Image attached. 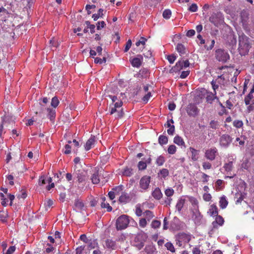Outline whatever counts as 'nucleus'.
I'll use <instances>...</instances> for the list:
<instances>
[{
    "instance_id": "f257e3e1",
    "label": "nucleus",
    "mask_w": 254,
    "mask_h": 254,
    "mask_svg": "<svg viewBox=\"0 0 254 254\" xmlns=\"http://www.w3.org/2000/svg\"><path fill=\"white\" fill-rule=\"evenodd\" d=\"M251 48L249 38L244 34L239 36L238 50L240 55H246L248 53Z\"/></svg>"
},
{
    "instance_id": "f03ea898",
    "label": "nucleus",
    "mask_w": 254,
    "mask_h": 254,
    "mask_svg": "<svg viewBox=\"0 0 254 254\" xmlns=\"http://www.w3.org/2000/svg\"><path fill=\"white\" fill-rule=\"evenodd\" d=\"M108 177L107 173L104 172L102 169H98L92 175L91 180L93 184H98L100 182L104 184L108 182Z\"/></svg>"
},
{
    "instance_id": "7ed1b4c3",
    "label": "nucleus",
    "mask_w": 254,
    "mask_h": 254,
    "mask_svg": "<svg viewBox=\"0 0 254 254\" xmlns=\"http://www.w3.org/2000/svg\"><path fill=\"white\" fill-rule=\"evenodd\" d=\"M123 102L118 101L115 104H111L109 106L110 114L114 115L116 119L121 118L124 114L123 109L122 108Z\"/></svg>"
},
{
    "instance_id": "20e7f679",
    "label": "nucleus",
    "mask_w": 254,
    "mask_h": 254,
    "mask_svg": "<svg viewBox=\"0 0 254 254\" xmlns=\"http://www.w3.org/2000/svg\"><path fill=\"white\" fill-rule=\"evenodd\" d=\"M129 223V216L127 215H122L116 220V228L117 230H122L126 229Z\"/></svg>"
},
{
    "instance_id": "39448f33",
    "label": "nucleus",
    "mask_w": 254,
    "mask_h": 254,
    "mask_svg": "<svg viewBox=\"0 0 254 254\" xmlns=\"http://www.w3.org/2000/svg\"><path fill=\"white\" fill-rule=\"evenodd\" d=\"M215 57L216 59L222 63H226L230 59L229 54L224 50L217 49L215 51Z\"/></svg>"
},
{
    "instance_id": "423d86ee",
    "label": "nucleus",
    "mask_w": 254,
    "mask_h": 254,
    "mask_svg": "<svg viewBox=\"0 0 254 254\" xmlns=\"http://www.w3.org/2000/svg\"><path fill=\"white\" fill-rule=\"evenodd\" d=\"M73 174L77 178L78 183L84 186L86 179V172L82 169H77L75 165Z\"/></svg>"
},
{
    "instance_id": "0eeeda50",
    "label": "nucleus",
    "mask_w": 254,
    "mask_h": 254,
    "mask_svg": "<svg viewBox=\"0 0 254 254\" xmlns=\"http://www.w3.org/2000/svg\"><path fill=\"white\" fill-rule=\"evenodd\" d=\"M47 108L45 105H42L40 103H35L32 107V110L36 114L38 115L41 118H45V114Z\"/></svg>"
},
{
    "instance_id": "6e6552de",
    "label": "nucleus",
    "mask_w": 254,
    "mask_h": 254,
    "mask_svg": "<svg viewBox=\"0 0 254 254\" xmlns=\"http://www.w3.org/2000/svg\"><path fill=\"white\" fill-rule=\"evenodd\" d=\"M151 177L145 175L143 176L139 181V188L141 189V191L146 190L150 186Z\"/></svg>"
},
{
    "instance_id": "1a4fd4ad",
    "label": "nucleus",
    "mask_w": 254,
    "mask_h": 254,
    "mask_svg": "<svg viewBox=\"0 0 254 254\" xmlns=\"http://www.w3.org/2000/svg\"><path fill=\"white\" fill-rule=\"evenodd\" d=\"M217 153V149L216 147H213L206 150L204 156L207 159L213 161L216 158Z\"/></svg>"
},
{
    "instance_id": "9d476101",
    "label": "nucleus",
    "mask_w": 254,
    "mask_h": 254,
    "mask_svg": "<svg viewBox=\"0 0 254 254\" xmlns=\"http://www.w3.org/2000/svg\"><path fill=\"white\" fill-rule=\"evenodd\" d=\"M219 142L221 146L227 147L232 142V138L228 134H223L220 137Z\"/></svg>"
},
{
    "instance_id": "9b49d317",
    "label": "nucleus",
    "mask_w": 254,
    "mask_h": 254,
    "mask_svg": "<svg viewBox=\"0 0 254 254\" xmlns=\"http://www.w3.org/2000/svg\"><path fill=\"white\" fill-rule=\"evenodd\" d=\"M186 110L189 116L193 117L196 116L199 112L198 109L194 104H189L187 107Z\"/></svg>"
},
{
    "instance_id": "f8f14e48",
    "label": "nucleus",
    "mask_w": 254,
    "mask_h": 254,
    "mask_svg": "<svg viewBox=\"0 0 254 254\" xmlns=\"http://www.w3.org/2000/svg\"><path fill=\"white\" fill-rule=\"evenodd\" d=\"M14 36L15 33L13 32V29H10V31L5 32L3 35L4 41L6 43L8 44L13 43Z\"/></svg>"
},
{
    "instance_id": "ddd939ff",
    "label": "nucleus",
    "mask_w": 254,
    "mask_h": 254,
    "mask_svg": "<svg viewBox=\"0 0 254 254\" xmlns=\"http://www.w3.org/2000/svg\"><path fill=\"white\" fill-rule=\"evenodd\" d=\"M192 219L196 224H199L202 218V216L197 208H194L192 211Z\"/></svg>"
},
{
    "instance_id": "4468645a",
    "label": "nucleus",
    "mask_w": 254,
    "mask_h": 254,
    "mask_svg": "<svg viewBox=\"0 0 254 254\" xmlns=\"http://www.w3.org/2000/svg\"><path fill=\"white\" fill-rule=\"evenodd\" d=\"M142 61V56L141 55H138L136 57L133 58L131 60L130 62L133 67H139L141 65Z\"/></svg>"
},
{
    "instance_id": "2eb2a0df",
    "label": "nucleus",
    "mask_w": 254,
    "mask_h": 254,
    "mask_svg": "<svg viewBox=\"0 0 254 254\" xmlns=\"http://www.w3.org/2000/svg\"><path fill=\"white\" fill-rule=\"evenodd\" d=\"M224 222L223 218L220 215H216L215 221H214L212 224L213 228L217 229L218 226H221L223 225Z\"/></svg>"
},
{
    "instance_id": "dca6fc26",
    "label": "nucleus",
    "mask_w": 254,
    "mask_h": 254,
    "mask_svg": "<svg viewBox=\"0 0 254 254\" xmlns=\"http://www.w3.org/2000/svg\"><path fill=\"white\" fill-rule=\"evenodd\" d=\"M178 239L179 242H183L184 243H189L190 240V237L189 235L186 233H180L178 236Z\"/></svg>"
},
{
    "instance_id": "f3484780",
    "label": "nucleus",
    "mask_w": 254,
    "mask_h": 254,
    "mask_svg": "<svg viewBox=\"0 0 254 254\" xmlns=\"http://www.w3.org/2000/svg\"><path fill=\"white\" fill-rule=\"evenodd\" d=\"M105 247L107 249L115 250L117 245L115 241L111 239H107L105 241Z\"/></svg>"
},
{
    "instance_id": "a211bd4d",
    "label": "nucleus",
    "mask_w": 254,
    "mask_h": 254,
    "mask_svg": "<svg viewBox=\"0 0 254 254\" xmlns=\"http://www.w3.org/2000/svg\"><path fill=\"white\" fill-rule=\"evenodd\" d=\"M95 136H91L87 141L86 144L84 146L85 149L86 151L89 150L95 143Z\"/></svg>"
},
{
    "instance_id": "6ab92c4d",
    "label": "nucleus",
    "mask_w": 254,
    "mask_h": 254,
    "mask_svg": "<svg viewBox=\"0 0 254 254\" xmlns=\"http://www.w3.org/2000/svg\"><path fill=\"white\" fill-rule=\"evenodd\" d=\"M130 200V198L129 194L125 191L122 192L119 199V201L121 203H127Z\"/></svg>"
},
{
    "instance_id": "aec40b11",
    "label": "nucleus",
    "mask_w": 254,
    "mask_h": 254,
    "mask_svg": "<svg viewBox=\"0 0 254 254\" xmlns=\"http://www.w3.org/2000/svg\"><path fill=\"white\" fill-rule=\"evenodd\" d=\"M152 195L155 199L159 200L162 197L163 194L159 188H156L152 191Z\"/></svg>"
},
{
    "instance_id": "412c9836",
    "label": "nucleus",
    "mask_w": 254,
    "mask_h": 254,
    "mask_svg": "<svg viewBox=\"0 0 254 254\" xmlns=\"http://www.w3.org/2000/svg\"><path fill=\"white\" fill-rule=\"evenodd\" d=\"M46 113H47V117L51 121L55 119L56 116V111L55 109H51L50 108H47L46 111Z\"/></svg>"
},
{
    "instance_id": "4be33fe9",
    "label": "nucleus",
    "mask_w": 254,
    "mask_h": 254,
    "mask_svg": "<svg viewBox=\"0 0 254 254\" xmlns=\"http://www.w3.org/2000/svg\"><path fill=\"white\" fill-rule=\"evenodd\" d=\"M102 200L101 203V207L102 208H106L107 211L108 212H111L112 210V207L110 205L109 203L108 202H106V198L105 197H102L101 198Z\"/></svg>"
},
{
    "instance_id": "5701e85b",
    "label": "nucleus",
    "mask_w": 254,
    "mask_h": 254,
    "mask_svg": "<svg viewBox=\"0 0 254 254\" xmlns=\"http://www.w3.org/2000/svg\"><path fill=\"white\" fill-rule=\"evenodd\" d=\"M208 213L211 216L217 215L218 212L217 206L214 204H212L210 207Z\"/></svg>"
},
{
    "instance_id": "b1692460",
    "label": "nucleus",
    "mask_w": 254,
    "mask_h": 254,
    "mask_svg": "<svg viewBox=\"0 0 254 254\" xmlns=\"http://www.w3.org/2000/svg\"><path fill=\"white\" fill-rule=\"evenodd\" d=\"M216 92L215 91L214 93L212 92L208 93L207 96L206 97V102L209 103H212V102L215 99L217 98L216 96Z\"/></svg>"
},
{
    "instance_id": "393cba45",
    "label": "nucleus",
    "mask_w": 254,
    "mask_h": 254,
    "mask_svg": "<svg viewBox=\"0 0 254 254\" xmlns=\"http://www.w3.org/2000/svg\"><path fill=\"white\" fill-rule=\"evenodd\" d=\"M174 142L178 145L185 147V143L183 139L179 135H177L174 137Z\"/></svg>"
},
{
    "instance_id": "a878e982",
    "label": "nucleus",
    "mask_w": 254,
    "mask_h": 254,
    "mask_svg": "<svg viewBox=\"0 0 254 254\" xmlns=\"http://www.w3.org/2000/svg\"><path fill=\"white\" fill-rule=\"evenodd\" d=\"M190 150L191 153V159L194 161H197L198 160V150L194 149L192 147H190Z\"/></svg>"
},
{
    "instance_id": "bb28decb",
    "label": "nucleus",
    "mask_w": 254,
    "mask_h": 254,
    "mask_svg": "<svg viewBox=\"0 0 254 254\" xmlns=\"http://www.w3.org/2000/svg\"><path fill=\"white\" fill-rule=\"evenodd\" d=\"M186 200L184 198H180L176 205V208L178 210V211L180 212L182 208L183 207L185 203Z\"/></svg>"
},
{
    "instance_id": "cd10ccee",
    "label": "nucleus",
    "mask_w": 254,
    "mask_h": 254,
    "mask_svg": "<svg viewBox=\"0 0 254 254\" xmlns=\"http://www.w3.org/2000/svg\"><path fill=\"white\" fill-rule=\"evenodd\" d=\"M183 62L181 61H179L176 63L175 65L172 68L171 70L175 72H177L183 69Z\"/></svg>"
},
{
    "instance_id": "c85d7f7f",
    "label": "nucleus",
    "mask_w": 254,
    "mask_h": 254,
    "mask_svg": "<svg viewBox=\"0 0 254 254\" xmlns=\"http://www.w3.org/2000/svg\"><path fill=\"white\" fill-rule=\"evenodd\" d=\"M176 50L180 54V56H182L186 54V48L182 44L179 43L177 45Z\"/></svg>"
},
{
    "instance_id": "c756f323",
    "label": "nucleus",
    "mask_w": 254,
    "mask_h": 254,
    "mask_svg": "<svg viewBox=\"0 0 254 254\" xmlns=\"http://www.w3.org/2000/svg\"><path fill=\"white\" fill-rule=\"evenodd\" d=\"M228 202L226 199L225 196H223L220 197L219 200V206L221 209L225 208L228 205Z\"/></svg>"
},
{
    "instance_id": "7c9ffc66",
    "label": "nucleus",
    "mask_w": 254,
    "mask_h": 254,
    "mask_svg": "<svg viewBox=\"0 0 254 254\" xmlns=\"http://www.w3.org/2000/svg\"><path fill=\"white\" fill-rule=\"evenodd\" d=\"M143 215L144 218H146V220L148 221H150L153 217H155L153 212L150 210H146L143 212Z\"/></svg>"
},
{
    "instance_id": "2f4dec72",
    "label": "nucleus",
    "mask_w": 254,
    "mask_h": 254,
    "mask_svg": "<svg viewBox=\"0 0 254 254\" xmlns=\"http://www.w3.org/2000/svg\"><path fill=\"white\" fill-rule=\"evenodd\" d=\"M124 189V186L121 185L117 186L114 187L112 189V190L114 192L116 195H120L121 193H122V192H123V190Z\"/></svg>"
},
{
    "instance_id": "473e14b6",
    "label": "nucleus",
    "mask_w": 254,
    "mask_h": 254,
    "mask_svg": "<svg viewBox=\"0 0 254 254\" xmlns=\"http://www.w3.org/2000/svg\"><path fill=\"white\" fill-rule=\"evenodd\" d=\"M132 174L133 170L132 168L127 167L124 169L123 172V175L127 177H130Z\"/></svg>"
},
{
    "instance_id": "72a5a7b5",
    "label": "nucleus",
    "mask_w": 254,
    "mask_h": 254,
    "mask_svg": "<svg viewBox=\"0 0 254 254\" xmlns=\"http://www.w3.org/2000/svg\"><path fill=\"white\" fill-rule=\"evenodd\" d=\"M74 206L76 209L78 210H82L84 207V205L82 201L78 199H76L74 202Z\"/></svg>"
},
{
    "instance_id": "f704fd0d",
    "label": "nucleus",
    "mask_w": 254,
    "mask_h": 254,
    "mask_svg": "<svg viewBox=\"0 0 254 254\" xmlns=\"http://www.w3.org/2000/svg\"><path fill=\"white\" fill-rule=\"evenodd\" d=\"M165 162V158L162 155L158 157L156 160L155 163L158 166H162Z\"/></svg>"
},
{
    "instance_id": "c9c22d12",
    "label": "nucleus",
    "mask_w": 254,
    "mask_h": 254,
    "mask_svg": "<svg viewBox=\"0 0 254 254\" xmlns=\"http://www.w3.org/2000/svg\"><path fill=\"white\" fill-rule=\"evenodd\" d=\"M254 92H251L250 91V93L247 95L244 99L245 103L246 105H248L250 104L251 100L253 99L254 96L253 93Z\"/></svg>"
},
{
    "instance_id": "e433bc0d",
    "label": "nucleus",
    "mask_w": 254,
    "mask_h": 254,
    "mask_svg": "<svg viewBox=\"0 0 254 254\" xmlns=\"http://www.w3.org/2000/svg\"><path fill=\"white\" fill-rule=\"evenodd\" d=\"M146 41H147L146 38H145L143 37H141L140 38V39L136 42L135 45L137 47H139L140 45H142L143 48H144Z\"/></svg>"
},
{
    "instance_id": "4c0bfd02",
    "label": "nucleus",
    "mask_w": 254,
    "mask_h": 254,
    "mask_svg": "<svg viewBox=\"0 0 254 254\" xmlns=\"http://www.w3.org/2000/svg\"><path fill=\"white\" fill-rule=\"evenodd\" d=\"M168 141V137L165 135H160L158 138V142L160 145H164L167 143Z\"/></svg>"
},
{
    "instance_id": "58836bf2",
    "label": "nucleus",
    "mask_w": 254,
    "mask_h": 254,
    "mask_svg": "<svg viewBox=\"0 0 254 254\" xmlns=\"http://www.w3.org/2000/svg\"><path fill=\"white\" fill-rule=\"evenodd\" d=\"M87 243L88 244V248L89 250L94 249L98 245V243L94 240H90Z\"/></svg>"
},
{
    "instance_id": "ea45409f",
    "label": "nucleus",
    "mask_w": 254,
    "mask_h": 254,
    "mask_svg": "<svg viewBox=\"0 0 254 254\" xmlns=\"http://www.w3.org/2000/svg\"><path fill=\"white\" fill-rule=\"evenodd\" d=\"M223 167L226 172H229L231 171L233 168V162L229 161L228 163L225 164Z\"/></svg>"
},
{
    "instance_id": "a19ab883",
    "label": "nucleus",
    "mask_w": 254,
    "mask_h": 254,
    "mask_svg": "<svg viewBox=\"0 0 254 254\" xmlns=\"http://www.w3.org/2000/svg\"><path fill=\"white\" fill-rule=\"evenodd\" d=\"M103 11L104 10L102 8H100L98 10V13L93 14L92 18H93L94 20H97L99 17H102L103 15Z\"/></svg>"
},
{
    "instance_id": "79ce46f5",
    "label": "nucleus",
    "mask_w": 254,
    "mask_h": 254,
    "mask_svg": "<svg viewBox=\"0 0 254 254\" xmlns=\"http://www.w3.org/2000/svg\"><path fill=\"white\" fill-rule=\"evenodd\" d=\"M209 21L215 26H218L219 23L218 17L215 14L212 15L209 17Z\"/></svg>"
},
{
    "instance_id": "37998d69",
    "label": "nucleus",
    "mask_w": 254,
    "mask_h": 254,
    "mask_svg": "<svg viewBox=\"0 0 254 254\" xmlns=\"http://www.w3.org/2000/svg\"><path fill=\"white\" fill-rule=\"evenodd\" d=\"M164 192L168 198H171L170 197L174 194V190L172 188H169L165 190Z\"/></svg>"
},
{
    "instance_id": "c03bdc74",
    "label": "nucleus",
    "mask_w": 254,
    "mask_h": 254,
    "mask_svg": "<svg viewBox=\"0 0 254 254\" xmlns=\"http://www.w3.org/2000/svg\"><path fill=\"white\" fill-rule=\"evenodd\" d=\"M165 247L166 249L170 251L172 253H175V249L173 245V244L171 242H167L165 245Z\"/></svg>"
},
{
    "instance_id": "a18cd8bd",
    "label": "nucleus",
    "mask_w": 254,
    "mask_h": 254,
    "mask_svg": "<svg viewBox=\"0 0 254 254\" xmlns=\"http://www.w3.org/2000/svg\"><path fill=\"white\" fill-rule=\"evenodd\" d=\"M59 100L57 96L54 97L52 99L51 101V106L54 107V108H56L59 104Z\"/></svg>"
},
{
    "instance_id": "49530a36",
    "label": "nucleus",
    "mask_w": 254,
    "mask_h": 254,
    "mask_svg": "<svg viewBox=\"0 0 254 254\" xmlns=\"http://www.w3.org/2000/svg\"><path fill=\"white\" fill-rule=\"evenodd\" d=\"M171 11L169 9H166L163 12V17L166 19H168L171 17Z\"/></svg>"
},
{
    "instance_id": "de8ad7c7",
    "label": "nucleus",
    "mask_w": 254,
    "mask_h": 254,
    "mask_svg": "<svg viewBox=\"0 0 254 254\" xmlns=\"http://www.w3.org/2000/svg\"><path fill=\"white\" fill-rule=\"evenodd\" d=\"M158 175H160L162 177L165 178L169 175V171L167 169L163 168L160 171Z\"/></svg>"
},
{
    "instance_id": "09e8293b",
    "label": "nucleus",
    "mask_w": 254,
    "mask_h": 254,
    "mask_svg": "<svg viewBox=\"0 0 254 254\" xmlns=\"http://www.w3.org/2000/svg\"><path fill=\"white\" fill-rule=\"evenodd\" d=\"M177 151V148L174 145H169L168 148V152L170 154H174Z\"/></svg>"
},
{
    "instance_id": "8fccbe9b",
    "label": "nucleus",
    "mask_w": 254,
    "mask_h": 254,
    "mask_svg": "<svg viewBox=\"0 0 254 254\" xmlns=\"http://www.w3.org/2000/svg\"><path fill=\"white\" fill-rule=\"evenodd\" d=\"M209 126L210 128L216 129L218 128L219 125L218 121L212 120L210 122Z\"/></svg>"
},
{
    "instance_id": "3c124183",
    "label": "nucleus",
    "mask_w": 254,
    "mask_h": 254,
    "mask_svg": "<svg viewBox=\"0 0 254 254\" xmlns=\"http://www.w3.org/2000/svg\"><path fill=\"white\" fill-rule=\"evenodd\" d=\"M138 168L139 170H144L147 167V163L144 161H139L138 163Z\"/></svg>"
},
{
    "instance_id": "603ef678",
    "label": "nucleus",
    "mask_w": 254,
    "mask_h": 254,
    "mask_svg": "<svg viewBox=\"0 0 254 254\" xmlns=\"http://www.w3.org/2000/svg\"><path fill=\"white\" fill-rule=\"evenodd\" d=\"M161 225V222L160 221L154 220L152 221L151 226L154 229H157L160 227Z\"/></svg>"
},
{
    "instance_id": "864d4df0",
    "label": "nucleus",
    "mask_w": 254,
    "mask_h": 254,
    "mask_svg": "<svg viewBox=\"0 0 254 254\" xmlns=\"http://www.w3.org/2000/svg\"><path fill=\"white\" fill-rule=\"evenodd\" d=\"M233 126L236 128H241L243 126V123L241 120H235L233 122Z\"/></svg>"
},
{
    "instance_id": "5fc2aeb1",
    "label": "nucleus",
    "mask_w": 254,
    "mask_h": 254,
    "mask_svg": "<svg viewBox=\"0 0 254 254\" xmlns=\"http://www.w3.org/2000/svg\"><path fill=\"white\" fill-rule=\"evenodd\" d=\"M147 220H146V218H142L140 219V220L139 221V225L141 228L145 227L147 225Z\"/></svg>"
},
{
    "instance_id": "6e6d98bb",
    "label": "nucleus",
    "mask_w": 254,
    "mask_h": 254,
    "mask_svg": "<svg viewBox=\"0 0 254 254\" xmlns=\"http://www.w3.org/2000/svg\"><path fill=\"white\" fill-rule=\"evenodd\" d=\"M0 196L1 197V199L2 200V201L1 202V205L3 206H5L7 205V202L8 201L7 198L5 197L3 193H0Z\"/></svg>"
},
{
    "instance_id": "4d7b16f0",
    "label": "nucleus",
    "mask_w": 254,
    "mask_h": 254,
    "mask_svg": "<svg viewBox=\"0 0 254 254\" xmlns=\"http://www.w3.org/2000/svg\"><path fill=\"white\" fill-rule=\"evenodd\" d=\"M198 7L196 3H192L188 8V10L192 12H194L197 11Z\"/></svg>"
},
{
    "instance_id": "13d9d810",
    "label": "nucleus",
    "mask_w": 254,
    "mask_h": 254,
    "mask_svg": "<svg viewBox=\"0 0 254 254\" xmlns=\"http://www.w3.org/2000/svg\"><path fill=\"white\" fill-rule=\"evenodd\" d=\"M63 152L65 154H68L71 152V146L69 144H66L63 149Z\"/></svg>"
},
{
    "instance_id": "bf43d9fd",
    "label": "nucleus",
    "mask_w": 254,
    "mask_h": 254,
    "mask_svg": "<svg viewBox=\"0 0 254 254\" xmlns=\"http://www.w3.org/2000/svg\"><path fill=\"white\" fill-rule=\"evenodd\" d=\"M190 202H191V204L194 206V207H198V201L197 200V199L194 198V197H190V199H189Z\"/></svg>"
},
{
    "instance_id": "052dcab7",
    "label": "nucleus",
    "mask_w": 254,
    "mask_h": 254,
    "mask_svg": "<svg viewBox=\"0 0 254 254\" xmlns=\"http://www.w3.org/2000/svg\"><path fill=\"white\" fill-rule=\"evenodd\" d=\"M167 60L170 64H173L176 59V56L174 55H171L167 56Z\"/></svg>"
},
{
    "instance_id": "680f3d73",
    "label": "nucleus",
    "mask_w": 254,
    "mask_h": 254,
    "mask_svg": "<svg viewBox=\"0 0 254 254\" xmlns=\"http://www.w3.org/2000/svg\"><path fill=\"white\" fill-rule=\"evenodd\" d=\"M215 43V42L214 40H211L210 45L208 46L207 45H205V49L207 51L212 49V48L214 46Z\"/></svg>"
},
{
    "instance_id": "e2e57ef3",
    "label": "nucleus",
    "mask_w": 254,
    "mask_h": 254,
    "mask_svg": "<svg viewBox=\"0 0 254 254\" xmlns=\"http://www.w3.org/2000/svg\"><path fill=\"white\" fill-rule=\"evenodd\" d=\"M202 167L203 169H210L212 167L211 164L208 162H204L202 164Z\"/></svg>"
},
{
    "instance_id": "0e129e2a",
    "label": "nucleus",
    "mask_w": 254,
    "mask_h": 254,
    "mask_svg": "<svg viewBox=\"0 0 254 254\" xmlns=\"http://www.w3.org/2000/svg\"><path fill=\"white\" fill-rule=\"evenodd\" d=\"M150 97L151 92H149L143 96V97L142 98V101L144 103H147Z\"/></svg>"
},
{
    "instance_id": "69168bd1",
    "label": "nucleus",
    "mask_w": 254,
    "mask_h": 254,
    "mask_svg": "<svg viewBox=\"0 0 254 254\" xmlns=\"http://www.w3.org/2000/svg\"><path fill=\"white\" fill-rule=\"evenodd\" d=\"M16 250V248L14 246H10L5 253L3 254H12Z\"/></svg>"
},
{
    "instance_id": "338daca9",
    "label": "nucleus",
    "mask_w": 254,
    "mask_h": 254,
    "mask_svg": "<svg viewBox=\"0 0 254 254\" xmlns=\"http://www.w3.org/2000/svg\"><path fill=\"white\" fill-rule=\"evenodd\" d=\"M211 198L212 196L210 193H205L203 195V198L206 201H209Z\"/></svg>"
},
{
    "instance_id": "774afa93",
    "label": "nucleus",
    "mask_w": 254,
    "mask_h": 254,
    "mask_svg": "<svg viewBox=\"0 0 254 254\" xmlns=\"http://www.w3.org/2000/svg\"><path fill=\"white\" fill-rule=\"evenodd\" d=\"M85 248V246H81L78 247L76 249L75 254H82V252Z\"/></svg>"
}]
</instances>
